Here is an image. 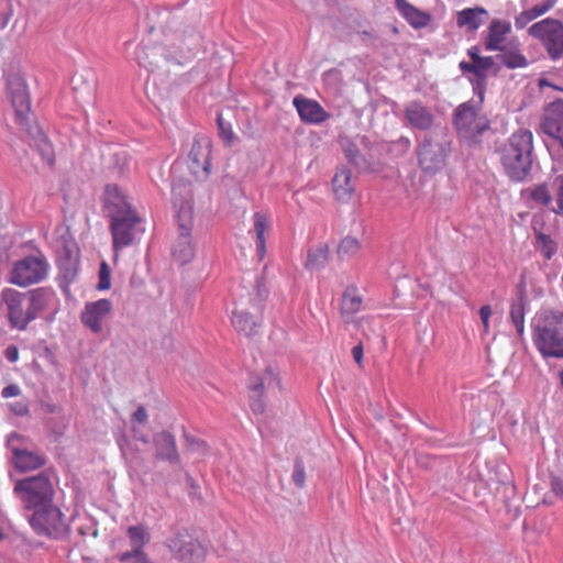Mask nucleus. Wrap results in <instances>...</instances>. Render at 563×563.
<instances>
[{"label":"nucleus","mask_w":563,"mask_h":563,"mask_svg":"<svg viewBox=\"0 0 563 563\" xmlns=\"http://www.w3.org/2000/svg\"><path fill=\"white\" fill-rule=\"evenodd\" d=\"M561 385L563 386V369L560 372Z\"/></svg>","instance_id":"obj_57"},{"label":"nucleus","mask_w":563,"mask_h":563,"mask_svg":"<svg viewBox=\"0 0 563 563\" xmlns=\"http://www.w3.org/2000/svg\"><path fill=\"white\" fill-rule=\"evenodd\" d=\"M154 444L156 448L157 459L167 460L170 463H176L179 461L176 441L170 432L163 431L157 433L154 438Z\"/></svg>","instance_id":"obj_25"},{"label":"nucleus","mask_w":563,"mask_h":563,"mask_svg":"<svg viewBox=\"0 0 563 563\" xmlns=\"http://www.w3.org/2000/svg\"><path fill=\"white\" fill-rule=\"evenodd\" d=\"M13 493L24 509L34 511L54 501L55 489L49 476L42 472L16 481Z\"/></svg>","instance_id":"obj_5"},{"label":"nucleus","mask_w":563,"mask_h":563,"mask_svg":"<svg viewBox=\"0 0 563 563\" xmlns=\"http://www.w3.org/2000/svg\"><path fill=\"white\" fill-rule=\"evenodd\" d=\"M33 531L41 537L63 539L69 533L66 516L54 501L35 509L27 518Z\"/></svg>","instance_id":"obj_7"},{"label":"nucleus","mask_w":563,"mask_h":563,"mask_svg":"<svg viewBox=\"0 0 563 563\" xmlns=\"http://www.w3.org/2000/svg\"><path fill=\"white\" fill-rule=\"evenodd\" d=\"M473 63H467V62H461L460 63V68L464 71V73H472L473 74Z\"/></svg>","instance_id":"obj_55"},{"label":"nucleus","mask_w":563,"mask_h":563,"mask_svg":"<svg viewBox=\"0 0 563 563\" xmlns=\"http://www.w3.org/2000/svg\"><path fill=\"white\" fill-rule=\"evenodd\" d=\"M484 15H487V10L481 7L463 9L456 13V25L474 32L483 24Z\"/></svg>","instance_id":"obj_27"},{"label":"nucleus","mask_w":563,"mask_h":563,"mask_svg":"<svg viewBox=\"0 0 563 563\" xmlns=\"http://www.w3.org/2000/svg\"><path fill=\"white\" fill-rule=\"evenodd\" d=\"M112 309L113 306L109 299L87 302L81 310L80 321L92 333L100 334L111 317Z\"/></svg>","instance_id":"obj_15"},{"label":"nucleus","mask_w":563,"mask_h":563,"mask_svg":"<svg viewBox=\"0 0 563 563\" xmlns=\"http://www.w3.org/2000/svg\"><path fill=\"white\" fill-rule=\"evenodd\" d=\"M563 322V311L543 310L532 329V341L543 358H563V335L556 327Z\"/></svg>","instance_id":"obj_4"},{"label":"nucleus","mask_w":563,"mask_h":563,"mask_svg":"<svg viewBox=\"0 0 563 563\" xmlns=\"http://www.w3.org/2000/svg\"><path fill=\"white\" fill-rule=\"evenodd\" d=\"M501 52L503 54L500 55V59L508 68H520L528 65L527 58L519 52V49H506L504 47V51Z\"/></svg>","instance_id":"obj_35"},{"label":"nucleus","mask_w":563,"mask_h":563,"mask_svg":"<svg viewBox=\"0 0 563 563\" xmlns=\"http://www.w3.org/2000/svg\"><path fill=\"white\" fill-rule=\"evenodd\" d=\"M254 232L256 236V252L258 260L262 261L266 254V239L265 234L269 230V222L267 217L262 212H255L253 216Z\"/></svg>","instance_id":"obj_29"},{"label":"nucleus","mask_w":563,"mask_h":563,"mask_svg":"<svg viewBox=\"0 0 563 563\" xmlns=\"http://www.w3.org/2000/svg\"><path fill=\"white\" fill-rule=\"evenodd\" d=\"M510 319L521 335L525 331V308L521 303H514L510 309Z\"/></svg>","instance_id":"obj_37"},{"label":"nucleus","mask_w":563,"mask_h":563,"mask_svg":"<svg viewBox=\"0 0 563 563\" xmlns=\"http://www.w3.org/2000/svg\"><path fill=\"white\" fill-rule=\"evenodd\" d=\"M21 394V388L16 384H10L5 386L2 391L1 396L3 398H11V397H18Z\"/></svg>","instance_id":"obj_48"},{"label":"nucleus","mask_w":563,"mask_h":563,"mask_svg":"<svg viewBox=\"0 0 563 563\" xmlns=\"http://www.w3.org/2000/svg\"><path fill=\"white\" fill-rule=\"evenodd\" d=\"M525 194L536 205L563 216V174L555 176L550 185L547 183L534 185L526 189Z\"/></svg>","instance_id":"obj_10"},{"label":"nucleus","mask_w":563,"mask_h":563,"mask_svg":"<svg viewBox=\"0 0 563 563\" xmlns=\"http://www.w3.org/2000/svg\"><path fill=\"white\" fill-rule=\"evenodd\" d=\"M279 387V376L272 367H267L261 374L251 375L249 380V390L250 406L253 412L263 413L265 410V402L263 400L265 393L275 390Z\"/></svg>","instance_id":"obj_14"},{"label":"nucleus","mask_w":563,"mask_h":563,"mask_svg":"<svg viewBox=\"0 0 563 563\" xmlns=\"http://www.w3.org/2000/svg\"><path fill=\"white\" fill-rule=\"evenodd\" d=\"M173 205L176 209V222L184 234L194 225V189L189 180L175 178L172 184Z\"/></svg>","instance_id":"obj_8"},{"label":"nucleus","mask_w":563,"mask_h":563,"mask_svg":"<svg viewBox=\"0 0 563 563\" xmlns=\"http://www.w3.org/2000/svg\"><path fill=\"white\" fill-rule=\"evenodd\" d=\"M122 156V164L119 166L120 170H123L124 167L128 165V155L125 151H121L119 153H115V156Z\"/></svg>","instance_id":"obj_54"},{"label":"nucleus","mask_w":563,"mask_h":563,"mask_svg":"<svg viewBox=\"0 0 563 563\" xmlns=\"http://www.w3.org/2000/svg\"><path fill=\"white\" fill-rule=\"evenodd\" d=\"M492 316V308L488 305L483 306L479 309V317L483 323L484 332H489V318Z\"/></svg>","instance_id":"obj_46"},{"label":"nucleus","mask_w":563,"mask_h":563,"mask_svg":"<svg viewBox=\"0 0 563 563\" xmlns=\"http://www.w3.org/2000/svg\"><path fill=\"white\" fill-rule=\"evenodd\" d=\"M332 190L340 202H350L355 192V184L352 180V170L346 167L338 168L332 178Z\"/></svg>","instance_id":"obj_22"},{"label":"nucleus","mask_w":563,"mask_h":563,"mask_svg":"<svg viewBox=\"0 0 563 563\" xmlns=\"http://www.w3.org/2000/svg\"><path fill=\"white\" fill-rule=\"evenodd\" d=\"M185 536L177 533L174 538L169 539L168 548L177 558L186 563H197L205 558V550L202 545L194 540L186 541Z\"/></svg>","instance_id":"obj_19"},{"label":"nucleus","mask_w":563,"mask_h":563,"mask_svg":"<svg viewBox=\"0 0 563 563\" xmlns=\"http://www.w3.org/2000/svg\"><path fill=\"white\" fill-rule=\"evenodd\" d=\"M21 435L12 433L8 438V446L12 452V463L14 467L22 473L35 471L45 465V457L33 451L16 445V442L21 441Z\"/></svg>","instance_id":"obj_16"},{"label":"nucleus","mask_w":563,"mask_h":563,"mask_svg":"<svg viewBox=\"0 0 563 563\" xmlns=\"http://www.w3.org/2000/svg\"><path fill=\"white\" fill-rule=\"evenodd\" d=\"M141 556H144V552L143 553H136V548H133L131 551L124 552L121 555V561H128L130 559L141 558Z\"/></svg>","instance_id":"obj_52"},{"label":"nucleus","mask_w":563,"mask_h":563,"mask_svg":"<svg viewBox=\"0 0 563 563\" xmlns=\"http://www.w3.org/2000/svg\"><path fill=\"white\" fill-rule=\"evenodd\" d=\"M8 98L14 109L16 124L32 134V146L42 158V163L47 167L55 164V151L48 137L36 128L33 133L30 129L31 100L26 84L20 75L9 76L7 79Z\"/></svg>","instance_id":"obj_2"},{"label":"nucleus","mask_w":563,"mask_h":563,"mask_svg":"<svg viewBox=\"0 0 563 563\" xmlns=\"http://www.w3.org/2000/svg\"><path fill=\"white\" fill-rule=\"evenodd\" d=\"M48 269L49 265L44 256H25L14 263L9 282L19 287H29L44 280Z\"/></svg>","instance_id":"obj_9"},{"label":"nucleus","mask_w":563,"mask_h":563,"mask_svg":"<svg viewBox=\"0 0 563 563\" xmlns=\"http://www.w3.org/2000/svg\"><path fill=\"white\" fill-rule=\"evenodd\" d=\"M405 118L411 128L423 131L430 129L434 122L432 112L419 101L405 106Z\"/></svg>","instance_id":"obj_21"},{"label":"nucleus","mask_w":563,"mask_h":563,"mask_svg":"<svg viewBox=\"0 0 563 563\" xmlns=\"http://www.w3.org/2000/svg\"><path fill=\"white\" fill-rule=\"evenodd\" d=\"M110 231L112 234V244L115 252L114 260L118 258V252L131 245L136 235V225L141 219L135 211L128 213H115L110 218Z\"/></svg>","instance_id":"obj_13"},{"label":"nucleus","mask_w":563,"mask_h":563,"mask_svg":"<svg viewBox=\"0 0 563 563\" xmlns=\"http://www.w3.org/2000/svg\"><path fill=\"white\" fill-rule=\"evenodd\" d=\"M537 19L532 10L527 9L519 13L515 19V26L517 29H525L531 21Z\"/></svg>","instance_id":"obj_43"},{"label":"nucleus","mask_w":563,"mask_h":563,"mask_svg":"<svg viewBox=\"0 0 563 563\" xmlns=\"http://www.w3.org/2000/svg\"><path fill=\"white\" fill-rule=\"evenodd\" d=\"M329 246L327 244H320L308 251L306 267L308 269L321 268L329 261Z\"/></svg>","instance_id":"obj_32"},{"label":"nucleus","mask_w":563,"mask_h":563,"mask_svg":"<svg viewBox=\"0 0 563 563\" xmlns=\"http://www.w3.org/2000/svg\"><path fill=\"white\" fill-rule=\"evenodd\" d=\"M231 322L238 332L247 336L255 334L258 327L255 317L245 310H234Z\"/></svg>","instance_id":"obj_30"},{"label":"nucleus","mask_w":563,"mask_h":563,"mask_svg":"<svg viewBox=\"0 0 563 563\" xmlns=\"http://www.w3.org/2000/svg\"><path fill=\"white\" fill-rule=\"evenodd\" d=\"M179 233V242L173 249V255L181 263H187L194 257V246L191 244L190 234L191 230L187 234H184L181 228L177 225Z\"/></svg>","instance_id":"obj_31"},{"label":"nucleus","mask_w":563,"mask_h":563,"mask_svg":"<svg viewBox=\"0 0 563 563\" xmlns=\"http://www.w3.org/2000/svg\"><path fill=\"white\" fill-rule=\"evenodd\" d=\"M540 129L563 148V99L554 100L544 108Z\"/></svg>","instance_id":"obj_17"},{"label":"nucleus","mask_w":563,"mask_h":563,"mask_svg":"<svg viewBox=\"0 0 563 563\" xmlns=\"http://www.w3.org/2000/svg\"><path fill=\"white\" fill-rule=\"evenodd\" d=\"M128 536L132 548H136V553H143V548L150 542V532L142 526H131L128 528Z\"/></svg>","instance_id":"obj_33"},{"label":"nucleus","mask_w":563,"mask_h":563,"mask_svg":"<svg viewBox=\"0 0 563 563\" xmlns=\"http://www.w3.org/2000/svg\"><path fill=\"white\" fill-rule=\"evenodd\" d=\"M292 481L298 487H302L305 485L306 471L301 461H296L295 463Z\"/></svg>","instance_id":"obj_44"},{"label":"nucleus","mask_w":563,"mask_h":563,"mask_svg":"<svg viewBox=\"0 0 563 563\" xmlns=\"http://www.w3.org/2000/svg\"><path fill=\"white\" fill-rule=\"evenodd\" d=\"M533 134L530 130L514 132L498 151L499 162L507 177L512 181H523L532 168Z\"/></svg>","instance_id":"obj_3"},{"label":"nucleus","mask_w":563,"mask_h":563,"mask_svg":"<svg viewBox=\"0 0 563 563\" xmlns=\"http://www.w3.org/2000/svg\"><path fill=\"white\" fill-rule=\"evenodd\" d=\"M352 356L354 361L361 365L363 361V345L362 343H358L357 345L353 346L352 349Z\"/></svg>","instance_id":"obj_51"},{"label":"nucleus","mask_w":563,"mask_h":563,"mask_svg":"<svg viewBox=\"0 0 563 563\" xmlns=\"http://www.w3.org/2000/svg\"><path fill=\"white\" fill-rule=\"evenodd\" d=\"M510 23L501 20H494L485 38V48L487 51H504L503 43L507 34L510 32Z\"/></svg>","instance_id":"obj_26"},{"label":"nucleus","mask_w":563,"mask_h":563,"mask_svg":"<svg viewBox=\"0 0 563 563\" xmlns=\"http://www.w3.org/2000/svg\"><path fill=\"white\" fill-rule=\"evenodd\" d=\"M103 202L109 218H112L117 212L128 213L134 211L117 185L106 186Z\"/></svg>","instance_id":"obj_24"},{"label":"nucleus","mask_w":563,"mask_h":563,"mask_svg":"<svg viewBox=\"0 0 563 563\" xmlns=\"http://www.w3.org/2000/svg\"><path fill=\"white\" fill-rule=\"evenodd\" d=\"M151 49L147 48H141L137 52L136 59L141 67L146 68L147 70H154L156 66V62L152 60L151 58Z\"/></svg>","instance_id":"obj_41"},{"label":"nucleus","mask_w":563,"mask_h":563,"mask_svg":"<svg viewBox=\"0 0 563 563\" xmlns=\"http://www.w3.org/2000/svg\"><path fill=\"white\" fill-rule=\"evenodd\" d=\"M5 358L14 363L19 360V349L15 345H9L4 351Z\"/></svg>","instance_id":"obj_49"},{"label":"nucleus","mask_w":563,"mask_h":563,"mask_svg":"<svg viewBox=\"0 0 563 563\" xmlns=\"http://www.w3.org/2000/svg\"><path fill=\"white\" fill-rule=\"evenodd\" d=\"M395 8L407 23L415 30L428 26L431 22V15L418 9L407 0H395Z\"/></svg>","instance_id":"obj_23"},{"label":"nucleus","mask_w":563,"mask_h":563,"mask_svg":"<svg viewBox=\"0 0 563 563\" xmlns=\"http://www.w3.org/2000/svg\"><path fill=\"white\" fill-rule=\"evenodd\" d=\"M450 153L451 145L443 132L428 134L417 147L418 164L426 174L434 175L444 168Z\"/></svg>","instance_id":"obj_6"},{"label":"nucleus","mask_w":563,"mask_h":563,"mask_svg":"<svg viewBox=\"0 0 563 563\" xmlns=\"http://www.w3.org/2000/svg\"><path fill=\"white\" fill-rule=\"evenodd\" d=\"M390 30H391L393 34H395V35H398V34H399V29H398V26H396V25H391V26H390Z\"/></svg>","instance_id":"obj_56"},{"label":"nucleus","mask_w":563,"mask_h":563,"mask_svg":"<svg viewBox=\"0 0 563 563\" xmlns=\"http://www.w3.org/2000/svg\"><path fill=\"white\" fill-rule=\"evenodd\" d=\"M361 249L360 241L353 236H345L338 246V255L341 260L354 257Z\"/></svg>","instance_id":"obj_34"},{"label":"nucleus","mask_w":563,"mask_h":563,"mask_svg":"<svg viewBox=\"0 0 563 563\" xmlns=\"http://www.w3.org/2000/svg\"><path fill=\"white\" fill-rule=\"evenodd\" d=\"M57 302L52 288L38 287L27 291L4 288L0 294V308L7 313L12 329L24 331L43 312L54 308Z\"/></svg>","instance_id":"obj_1"},{"label":"nucleus","mask_w":563,"mask_h":563,"mask_svg":"<svg viewBox=\"0 0 563 563\" xmlns=\"http://www.w3.org/2000/svg\"><path fill=\"white\" fill-rule=\"evenodd\" d=\"M292 102L300 119L306 123L320 124L329 119V113L314 100L296 97Z\"/></svg>","instance_id":"obj_20"},{"label":"nucleus","mask_w":563,"mask_h":563,"mask_svg":"<svg viewBox=\"0 0 563 563\" xmlns=\"http://www.w3.org/2000/svg\"><path fill=\"white\" fill-rule=\"evenodd\" d=\"M133 420L139 423H144L147 420V412L144 407H139L133 413Z\"/></svg>","instance_id":"obj_50"},{"label":"nucleus","mask_w":563,"mask_h":563,"mask_svg":"<svg viewBox=\"0 0 563 563\" xmlns=\"http://www.w3.org/2000/svg\"><path fill=\"white\" fill-rule=\"evenodd\" d=\"M532 0H523L525 3H530ZM558 2V0H542L541 2L534 4L530 10L536 14L537 18L549 12Z\"/></svg>","instance_id":"obj_40"},{"label":"nucleus","mask_w":563,"mask_h":563,"mask_svg":"<svg viewBox=\"0 0 563 563\" xmlns=\"http://www.w3.org/2000/svg\"><path fill=\"white\" fill-rule=\"evenodd\" d=\"M362 297L354 286L347 287L341 298L340 312L346 322H350L353 316L362 308Z\"/></svg>","instance_id":"obj_28"},{"label":"nucleus","mask_w":563,"mask_h":563,"mask_svg":"<svg viewBox=\"0 0 563 563\" xmlns=\"http://www.w3.org/2000/svg\"><path fill=\"white\" fill-rule=\"evenodd\" d=\"M494 66V58L492 56L477 58L473 63V74L478 78H485L486 73Z\"/></svg>","instance_id":"obj_38"},{"label":"nucleus","mask_w":563,"mask_h":563,"mask_svg":"<svg viewBox=\"0 0 563 563\" xmlns=\"http://www.w3.org/2000/svg\"><path fill=\"white\" fill-rule=\"evenodd\" d=\"M536 240L538 249L548 260L556 253V243L550 235L542 232H536Z\"/></svg>","instance_id":"obj_36"},{"label":"nucleus","mask_w":563,"mask_h":563,"mask_svg":"<svg viewBox=\"0 0 563 563\" xmlns=\"http://www.w3.org/2000/svg\"><path fill=\"white\" fill-rule=\"evenodd\" d=\"M211 143L208 137L197 136L194 139L189 152L190 168L195 175L202 173L205 176L210 172Z\"/></svg>","instance_id":"obj_18"},{"label":"nucleus","mask_w":563,"mask_h":563,"mask_svg":"<svg viewBox=\"0 0 563 563\" xmlns=\"http://www.w3.org/2000/svg\"><path fill=\"white\" fill-rule=\"evenodd\" d=\"M453 122L459 135L466 140L482 135L489 128V121L479 113V108L470 102L455 109Z\"/></svg>","instance_id":"obj_11"},{"label":"nucleus","mask_w":563,"mask_h":563,"mask_svg":"<svg viewBox=\"0 0 563 563\" xmlns=\"http://www.w3.org/2000/svg\"><path fill=\"white\" fill-rule=\"evenodd\" d=\"M528 32L542 42L553 60L563 56V24L559 20L544 19L532 24Z\"/></svg>","instance_id":"obj_12"},{"label":"nucleus","mask_w":563,"mask_h":563,"mask_svg":"<svg viewBox=\"0 0 563 563\" xmlns=\"http://www.w3.org/2000/svg\"><path fill=\"white\" fill-rule=\"evenodd\" d=\"M110 276H111V272H110L108 264L106 262H102L100 265V269H99V284H98L99 289L106 290V289L110 288V286H111Z\"/></svg>","instance_id":"obj_42"},{"label":"nucleus","mask_w":563,"mask_h":563,"mask_svg":"<svg viewBox=\"0 0 563 563\" xmlns=\"http://www.w3.org/2000/svg\"><path fill=\"white\" fill-rule=\"evenodd\" d=\"M550 487L555 497L563 500V475H552Z\"/></svg>","instance_id":"obj_45"},{"label":"nucleus","mask_w":563,"mask_h":563,"mask_svg":"<svg viewBox=\"0 0 563 563\" xmlns=\"http://www.w3.org/2000/svg\"><path fill=\"white\" fill-rule=\"evenodd\" d=\"M217 123L220 131V136L223 139V141L228 144H232L234 141V133L232 131V126L230 122H227L222 114H218L217 117Z\"/></svg>","instance_id":"obj_39"},{"label":"nucleus","mask_w":563,"mask_h":563,"mask_svg":"<svg viewBox=\"0 0 563 563\" xmlns=\"http://www.w3.org/2000/svg\"><path fill=\"white\" fill-rule=\"evenodd\" d=\"M11 410L21 417L27 416L30 413L29 402L26 400H20L10 406Z\"/></svg>","instance_id":"obj_47"},{"label":"nucleus","mask_w":563,"mask_h":563,"mask_svg":"<svg viewBox=\"0 0 563 563\" xmlns=\"http://www.w3.org/2000/svg\"><path fill=\"white\" fill-rule=\"evenodd\" d=\"M472 63H474L475 60H477V58H481L482 56H479L478 54V48L477 47H471L467 52Z\"/></svg>","instance_id":"obj_53"}]
</instances>
